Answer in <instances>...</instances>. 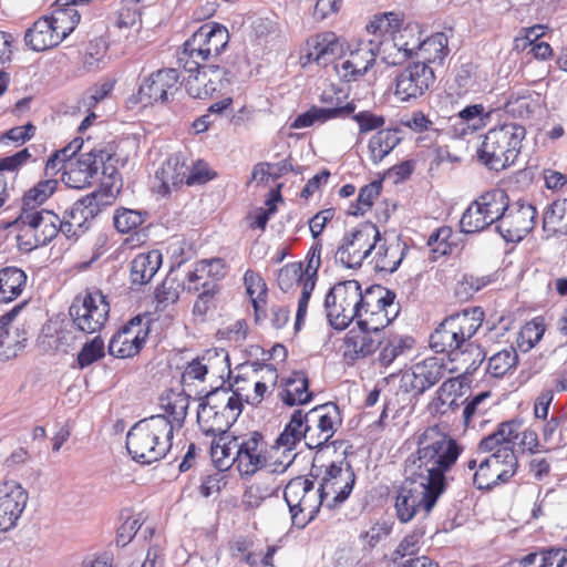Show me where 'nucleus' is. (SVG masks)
<instances>
[{
    "mask_svg": "<svg viewBox=\"0 0 567 567\" xmlns=\"http://www.w3.org/2000/svg\"><path fill=\"white\" fill-rule=\"evenodd\" d=\"M462 452V445L450 433L439 425L429 426L416 436V449L405 460V475H416L445 491L447 474Z\"/></svg>",
    "mask_w": 567,
    "mask_h": 567,
    "instance_id": "nucleus-1",
    "label": "nucleus"
},
{
    "mask_svg": "<svg viewBox=\"0 0 567 567\" xmlns=\"http://www.w3.org/2000/svg\"><path fill=\"white\" fill-rule=\"evenodd\" d=\"M89 0H56L50 16L39 18L24 35L25 44L35 52L59 45L80 22L78 4Z\"/></svg>",
    "mask_w": 567,
    "mask_h": 567,
    "instance_id": "nucleus-2",
    "label": "nucleus"
},
{
    "mask_svg": "<svg viewBox=\"0 0 567 567\" xmlns=\"http://www.w3.org/2000/svg\"><path fill=\"white\" fill-rule=\"evenodd\" d=\"M172 425L164 417L151 416L135 423L126 435V449L141 464L162 460L172 446Z\"/></svg>",
    "mask_w": 567,
    "mask_h": 567,
    "instance_id": "nucleus-3",
    "label": "nucleus"
},
{
    "mask_svg": "<svg viewBox=\"0 0 567 567\" xmlns=\"http://www.w3.org/2000/svg\"><path fill=\"white\" fill-rule=\"evenodd\" d=\"M525 135V127L517 123H505L491 128L477 150L478 161L495 172L509 167L520 153Z\"/></svg>",
    "mask_w": 567,
    "mask_h": 567,
    "instance_id": "nucleus-4",
    "label": "nucleus"
},
{
    "mask_svg": "<svg viewBox=\"0 0 567 567\" xmlns=\"http://www.w3.org/2000/svg\"><path fill=\"white\" fill-rule=\"evenodd\" d=\"M483 312L478 308L465 309L444 319L430 336V347L436 353L449 355L462 353L470 346L471 338L482 326Z\"/></svg>",
    "mask_w": 567,
    "mask_h": 567,
    "instance_id": "nucleus-5",
    "label": "nucleus"
},
{
    "mask_svg": "<svg viewBox=\"0 0 567 567\" xmlns=\"http://www.w3.org/2000/svg\"><path fill=\"white\" fill-rule=\"evenodd\" d=\"M21 250L31 251L52 241L61 230V218L49 209L22 207L14 220Z\"/></svg>",
    "mask_w": 567,
    "mask_h": 567,
    "instance_id": "nucleus-6",
    "label": "nucleus"
},
{
    "mask_svg": "<svg viewBox=\"0 0 567 567\" xmlns=\"http://www.w3.org/2000/svg\"><path fill=\"white\" fill-rule=\"evenodd\" d=\"M228 41L226 27L215 22L205 23L184 43L178 62L185 72H194L202 64L219 56Z\"/></svg>",
    "mask_w": 567,
    "mask_h": 567,
    "instance_id": "nucleus-7",
    "label": "nucleus"
},
{
    "mask_svg": "<svg viewBox=\"0 0 567 567\" xmlns=\"http://www.w3.org/2000/svg\"><path fill=\"white\" fill-rule=\"evenodd\" d=\"M518 460L515 451H498V454H473L465 463L472 472V480L478 489H492L505 484L516 474Z\"/></svg>",
    "mask_w": 567,
    "mask_h": 567,
    "instance_id": "nucleus-8",
    "label": "nucleus"
},
{
    "mask_svg": "<svg viewBox=\"0 0 567 567\" xmlns=\"http://www.w3.org/2000/svg\"><path fill=\"white\" fill-rule=\"evenodd\" d=\"M443 493V489L430 485L422 477L406 475L395 497L394 508L398 519L405 524L417 514L429 515Z\"/></svg>",
    "mask_w": 567,
    "mask_h": 567,
    "instance_id": "nucleus-9",
    "label": "nucleus"
},
{
    "mask_svg": "<svg viewBox=\"0 0 567 567\" xmlns=\"http://www.w3.org/2000/svg\"><path fill=\"white\" fill-rule=\"evenodd\" d=\"M364 291L357 280L336 284L324 298V310L329 324L336 330H344L358 316Z\"/></svg>",
    "mask_w": 567,
    "mask_h": 567,
    "instance_id": "nucleus-10",
    "label": "nucleus"
},
{
    "mask_svg": "<svg viewBox=\"0 0 567 567\" xmlns=\"http://www.w3.org/2000/svg\"><path fill=\"white\" fill-rule=\"evenodd\" d=\"M394 299V292L381 286L368 288L354 319L357 326L381 333L399 313Z\"/></svg>",
    "mask_w": 567,
    "mask_h": 567,
    "instance_id": "nucleus-11",
    "label": "nucleus"
},
{
    "mask_svg": "<svg viewBox=\"0 0 567 567\" xmlns=\"http://www.w3.org/2000/svg\"><path fill=\"white\" fill-rule=\"evenodd\" d=\"M73 327L86 334L100 332L110 317L107 296L101 290H85L78 295L69 309Z\"/></svg>",
    "mask_w": 567,
    "mask_h": 567,
    "instance_id": "nucleus-12",
    "label": "nucleus"
},
{
    "mask_svg": "<svg viewBox=\"0 0 567 567\" xmlns=\"http://www.w3.org/2000/svg\"><path fill=\"white\" fill-rule=\"evenodd\" d=\"M508 196L504 189L493 188L480 195L463 213L460 226L465 234H475L492 224L501 223L507 208Z\"/></svg>",
    "mask_w": 567,
    "mask_h": 567,
    "instance_id": "nucleus-13",
    "label": "nucleus"
},
{
    "mask_svg": "<svg viewBox=\"0 0 567 567\" xmlns=\"http://www.w3.org/2000/svg\"><path fill=\"white\" fill-rule=\"evenodd\" d=\"M379 241V228L372 223H363L343 236L334 258L344 268H360Z\"/></svg>",
    "mask_w": 567,
    "mask_h": 567,
    "instance_id": "nucleus-14",
    "label": "nucleus"
},
{
    "mask_svg": "<svg viewBox=\"0 0 567 567\" xmlns=\"http://www.w3.org/2000/svg\"><path fill=\"white\" fill-rule=\"evenodd\" d=\"M112 157V153L105 148H92L80 155H71L64 166L62 182L70 188H86L92 184L101 167H103V174H107L109 167L105 165Z\"/></svg>",
    "mask_w": 567,
    "mask_h": 567,
    "instance_id": "nucleus-15",
    "label": "nucleus"
},
{
    "mask_svg": "<svg viewBox=\"0 0 567 567\" xmlns=\"http://www.w3.org/2000/svg\"><path fill=\"white\" fill-rule=\"evenodd\" d=\"M457 371L456 367H449L444 358L429 357L401 371L400 388L406 393L420 395L439 383L446 373Z\"/></svg>",
    "mask_w": 567,
    "mask_h": 567,
    "instance_id": "nucleus-16",
    "label": "nucleus"
},
{
    "mask_svg": "<svg viewBox=\"0 0 567 567\" xmlns=\"http://www.w3.org/2000/svg\"><path fill=\"white\" fill-rule=\"evenodd\" d=\"M239 415L240 410L228 404L225 393L214 391L199 404L197 423L205 435L215 436L227 433Z\"/></svg>",
    "mask_w": 567,
    "mask_h": 567,
    "instance_id": "nucleus-17",
    "label": "nucleus"
},
{
    "mask_svg": "<svg viewBox=\"0 0 567 567\" xmlns=\"http://www.w3.org/2000/svg\"><path fill=\"white\" fill-rule=\"evenodd\" d=\"M113 199L114 194L110 189L101 188L76 202L61 218L60 233L68 239L79 237L87 229L85 224L95 216L100 206L109 205Z\"/></svg>",
    "mask_w": 567,
    "mask_h": 567,
    "instance_id": "nucleus-18",
    "label": "nucleus"
},
{
    "mask_svg": "<svg viewBox=\"0 0 567 567\" xmlns=\"http://www.w3.org/2000/svg\"><path fill=\"white\" fill-rule=\"evenodd\" d=\"M374 40L361 39L341 50L334 61V70L341 81L355 82L360 80L375 63Z\"/></svg>",
    "mask_w": 567,
    "mask_h": 567,
    "instance_id": "nucleus-19",
    "label": "nucleus"
},
{
    "mask_svg": "<svg viewBox=\"0 0 567 567\" xmlns=\"http://www.w3.org/2000/svg\"><path fill=\"white\" fill-rule=\"evenodd\" d=\"M305 415L308 427L307 446L311 450L324 446L342 424L341 411L333 402L318 405Z\"/></svg>",
    "mask_w": 567,
    "mask_h": 567,
    "instance_id": "nucleus-20",
    "label": "nucleus"
},
{
    "mask_svg": "<svg viewBox=\"0 0 567 567\" xmlns=\"http://www.w3.org/2000/svg\"><path fill=\"white\" fill-rule=\"evenodd\" d=\"M237 452L235 453V468L240 477H251L262 468L274 464L269 462L267 443L259 432H252L249 435L238 436Z\"/></svg>",
    "mask_w": 567,
    "mask_h": 567,
    "instance_id": "nucleus-21",
    "label": "nucleus"
},
{
    "mask_svg": "<svg viewBox=\"0 0 567 567\" xmlns=\"http://www.w3.org/2000/svg\"><path fill=\"white\" fill-rule=\"evenodd\" d=\"M186 90L194 99H207L216 92L230 87L234 75L226 69L215 64H202L194 72H187Z\"/></svg>",
    "mask_w": 567,
    "mask_h": 567,
    "instance_id": "nucleus-22",
    "label": "nucleus"
},
{
    "mask_svg": "<svg viewBox=\"0 0 567 567\" xmlns=\"http://www.w3.org/2000/svg\"><path fill=\"white\" fill-rule=\"evenodd\" d=\"M536 218L537 210L530 203L517 200L509 204L508 200L496 229L506 241H520L534 229Z\"/></svg>",
    "mask_w": 567,
    "mask_h": 567,
    "instance_id": "nucleus-23",
    "label": "nucleus"
},
{
    "mask_svg": "<svg viewBox=\"0 0 567 567\" xmlns=\"http://www.w3.org/2000/svg\"><path fill=\"white\" fill-rule=\"evenodd\" d=\"M308 427L306 415L301 410H296L288 424L276 441V453L281 452L282 457L276 458L270 466L271 473H284L293 462L296 453H293L301 440L307 445Z\"/></svg>",
    "mask_w": 567,
    "mask_h": 567,
    "instance_id": "nucleus-24",
    "label": "nucleus"
},
{
    "mask_svg": "<svg viewBox=\"0 0 567 567\" xmlns=\"http://www.w3.org/2000/svg\"><path fill=\"white\" fill-rule=\"evenodd\" d=\"M434 82L433 69L425 63L415 62L396 75L394 95L401 102L415 101L423 96Z\"/></svg>",
    "mask_w": 567,
    "mask_h": 567,
    "instance_id": "nucleus-25",
    "label": "nucleus"
},
{
    "mask_svg": "<svg viewBox=\"0 0 567 567\" xmlns=\"http://www.w3.org/2000/svg\"><path fill=\"white\" fill-rule=\"evenodd\" d=\"M355 475L348 463L332 462L326 466L319 491L327 499L331 498L329 507L343 503L351 494Z\"/></svg>",
    "mask_w": 567,
    "mask_h": 567,
    "instance_id": "nucleus-26",
    "label": "nucleus"
},
{
    "mask_svg": "<svg viewBox=\"0 0 567 567\" xmlns=\"http://www.w3.org/2000/svg\"><path fill=\"white\" fill-rule=\"evenodd\" d=\"M29 495L16 481H0V532L13 529L21 518Z\"/></svg>",
    "mask_w": 567,
    "mask_h": 567,
    "instance_id": "nucleus-27",
    "label": "nucleus"
},
{
    "mask_svg": "<svg viewBox=\"0 0 567 567\" xmlns=\"http://www.w3.org/2000/svg\"><path fill=\"white\" fill-rule=\"evenodd\" d=\"M178 82L179 73L176 69L157 70L141 84L140 100L150 104L164 103L178 90Z\"/></svg>",
    "mask_w": 567,
    "mask_h": 567,
    "instance_id": "nucleus-28",
    "label": "nucleus"
},
{
    "mask_svg": "<svg viewBox=\"0 0 567 567\" xmlns=\"http://www.w3.org/2000/svg\"><path fill=\"white\" fill-rule=\"evenodd\" d=\"M321 240H316L310 247L305 264H302V291L298 300V309L296 313V329L305 320L308 303L318 280V270L321 266Z\"/></svg>",
    "mask_w": 567,
    "mask_h": 567,
    "instance_id": "nucleus-29",
    "label": "nucleus"
},
{
    "mask_svg": "<svg viewBox=\"0 0 567 567\" xmlns=\"http://www.w3.org/2000/svg\"><path fill=\"white\" fill-rule=\"evenodd\" d=\"M148 336L147 329L141 326V320H131L118 330L110 340L109 352L111 355L126 359L140 353Z\"/></svg>",
    "mask_w": 567,
    "mask_h": 567,
    "instance_id": "nucleus-30",
    "label": "nucleus"
},
{
    "mask_svg": "<svg viewBox=\"0 0 567 567\" xmlns=\"http://www.w3.org/2000/svg\"><path fill=\"white\" fill-rule=\"evenodd\" d=\"M342 50V43L333 32H321L310 37L305 44L303 53L300 56L302 65L317 63L327 64L330 60L338 58Z\"/></svg>",
    "mask_w": 567,
    "mask_h": 567,
    "instance_id": "nucleus-31",
    "label": "nucleus"
},
{
    "mask_svg": "<svg viewBox=\"0 0 567 567\" xmlns=\"http://www.w3.org/2000/svg\"><path fill=\"white\" fill-rule=\"evenodd\" d=\"M189 171L188 157L183 153L171 155L156 172V179L159 182L157 193L167 196L173 190L186 184L187 172Z\"/></svg>",
    "mask_w": 567,
    "mask_h": 567,
    "instance_id": "nucleus-32",
    "label": "nucleus"
},
{
    "mask_svg": "<svg viewBox=\"0 0 567 567\" xmlns=\"http://www.w3.org/2000/svg\"><path fill=\"white\" fill-rule=\"evenodd\" d=\"M251 368V391L250 396H247V404L258 406L275 390L279 374L277 368L270 363L252 362Z\"/></svg>",
    "mask_w": 567,
    "mask_h": 567,
    "instance_id": "nucleus-33",
    "label": "nucleus"
},
{
    "mask_svg": "<svg viewBox=\"0 0 567 567\" xmlns=\"http://www.w3.org/2000/svg\"><path fill=\"white\" fill-rule=\"evenodd\" d=\"M24 306L25 302H20L0 317V360L2 361L16 358L25 347L24 332L20 333L18 329L11 331V323Z\"/></svg>",
    "mask_w": 567,
    "mask_h": 567,
    "instance_id": "nucleus-34",
    "label": "nucleus"
},
{
    "mask_svg": "<svg viewBox=\"0 0 567 567\" xmlns=\"http://www.w3.org/2000/svg\"><path fill=\"white\" fill-rule=\"evenodd\" d=\"M381 333L360 327L351 329L343 339V358L348 362L364 359L377 351Z\"/></svg>",
    "mask_w": 567,
    "mask_h": 567,
    "instance_id": "nucleus-35",
    "label": "nucleus"
},
{
    "mask_svg": "<svg viewBox=\"0 0 567 567\" xmlns=\"http://www.w3.org/2000/svg\"><path fill=\"white\" fill-rule=\"evenodd\" d=\"M520 423L516 421L503 422L491 434L484 436L474 454H498V451H514L515 441L519 436Z\"/></svg>",
    "mask_w": 567,
    "mask_h": 567,
    "instance_id": "nucleus-36",
    "label": "nucleus"
},
{
    "mask_svg": "<svg viewBox=\"0 0 567 567\" xmlns=\"http://www.w3.org/2000/svg\"><path fill=\"white\" fill-rule=\"evenodd\" d=\"M405 243L399 238L388 243L380 236V241L375 245L372 261L374 269L379 272H394L401 265L408 251Z\"/></svg>",
    "mask_w": 567,
    "mask_h": 567,
    "instance_id": "nucleus-37",
    "label": "nucleus"
},
{
    "mask_svg": "<svg viewBox=\"0 0 567 567\" xmlns=\"http://www.w3.org/2000/svg\"><path fill=\"white\" fill-rule=\"evenodd\" d=\"M309 391V380L303 371H292L281 381L279 398L288 406L303 405L312 400Z\"/></svg>",
    "mask_w": 567,
    "mask_h": 567,
    "instance_id": "nucleus-38",
    "label": "nucleus"
},
{
    "mask_svg": "<svg viewBox=\"0 0 567 567\" xmlns=\"http://www.w3.org/2000/svg\"><path fill=\"white\" fill-rule=\"evenodd\" d=\"M355 105L353 103H347L343 106L336 107H317L312 106L305 113L299 114L292 122V128H306L313 124H322L329 120L337 117H344L353 113Z\"/></svg>",
    "mask_w": 567,
    "mask_h": 567,
    "instance_id": "nucleus-39",
    "label": "nucleus"
},
{
    "mask_svg": "<svg viewBox=\"0 0 567 567\" xmlns=\"http://www.w3.org/2000/svg\"><path fill=\"white\" fill-rule=\"evenodd\" d=\"M312 484L313 482L311 480L298 476L290 480L284 491V497L289 507L292 524L300 528L307 525V518L299 517V512H297V509H300V504L305 499V496Z\"/></svg>",
    "mask_w": 567,
    "mask_h": 567,
    "instance_id": "nucleus-40",
    "label": "nucleus"
},
{
    "mask_svg": "<svg viewBox=\"0 0 567 567\" xmlns=\"http://www.w3.org/2000/svg\"><path fill=\"white\" fill-rule=\"evenodd\" d=\"M162 261L159 250L138 254L131 262L132 284L137 286L148 284L161 268Z\"/></svg>",
    "mask_w": 567,
    "mask_h": 567,
    "instance_id": "nucleus-41",
    "label": "nucleus"
},
{
    "mask_svg": "<svg viewBox=\"0 0 567 567\" xmlns=\"http://www.w3.org/2000/svg\"><path fill=\"white\" fill-rule=\"evenodd\" d=\"M210 444V457L215 466L219 471H226L230 466H235L234 456L237 452L238 436L231 435L229 432L213 436Z\"/></svg>",
    "mask_w": 567,
    "mask_h": 567,
    "instance_id": "nucleus-42",
    "label": "nucleus"
},
{
    "mask_svg": "<svg viewBox=\"0 0 567 567\" xmlns=\"http://www.w3.org/2000/svg\"><path fill=\"white\" fill-rule=\"evenodd\" d=\"M412 343L413 340L411 338H404L398 334L380 337L377 344V364L382 368L390 367L406 350L411 349Z\"/></svg>",
    "mask_w": 567,
    "mask_h": 567,
    "instance_id": "nucleus-43",
    "label": "nucleus"
},
{
    "mask_svg": "<svg viewBox=\"0 0 567 567\" xmlns=\"http://www.w3.org/2000/svg\"><path fill=\"white\" fill-rule=\"evenodd\" d=\"M27 279L25 272L18 267L0 269V305L14 301L24 290Z\"/></svg>",
    "mask_w": 567,
    "mask_h": 567,
    "instance_id": "nucleus-44",
    "label": "nucleus"
},
{
    "mask_svg": "<svg viewBox=\"0 0 567 567\" xmlns=\"http://www.w3.org/2000/svg\"><path fill=\"white\" fill-rule=\"evenodd\" d=\"M399 130L385 128L378 131L368 142L370 161L380 164L401 142Z\"/></svg>",
    "mask_w": 567,
    "mask_h": 567,
    "instance_id": "nucleus-45",
    "label": "nucleus"
},
{
    "mask_svg": "<svg viewBox=\"0 0 567 567\" xmlns=\"http://www.w3.org/2000/svg\"><path fill=\"white\" fill-rule=\"evenodd\" d=\"M449 40L445 33L436 32L431 37L424 39L420 43L416 58L421 59L419 63H425L426 65L439 63L441 64L447 56Z\"/></svg>",
    "mask_w": 567,
    "mask_h": 567,
    "instance_id": "nucleus-46",
    "label": "nucleus"
},
{
    "mask_svg": "<svg viewBox=\"0 0 567 567\" xmlns=\"http://www.w3.org/2000/svg\"><path fill=\"white\" fill-rule=\"evenodd\" d=\"M225 269L226 265L221 258L200 260L196 264L195 269L187 274L185 282L187 291H199V287L195 284L206 277H210V280L216 282L225 276Z\"/></svg>",
    "mask_w": 567,
    "mask_h": 567,
    "instance_id": "nucleus-47",
    "label": "nucleus"
},
{
    "mask_svg": "<svg viewBox=\"0 0 567 567\" xmlns=\"http://www.w3.org/2000/svg\"><path fill=\"white\" fill-rule=\"evenodd\" d=\"M244 282L247 293L255 309L256 321L266 317V297L267 287L262 278L252 270H247L244 275Z\"/></svg>",
    "mask_w": 567,
    "mask_h": 567,
    "instance_id": "nucleus-48",
    "label": "nucleus"
},
{
    "mask_svg": "<svg viewBox=\"0 0 567 567\" xmlns=\"http://www.w3.org/2000/svg\"><path fill=\"white\" fill-rule=\"evenodd\" d=\"M424 535L425 528L423 526H417L406 534L392 553V560L400 565L405 559L417 555L424 544Z\"/></svg>",
    "mask_w": 567,
    "mask_h": 567,
    "instance_id": "nucleus-49",
    "label": "nucleus"
},
{
    "mask_svg": "<svg viewBox=\"0 0 567 567\" xmlns=\"http://www.w3.org/2000/svg\"><path fill=\"white\" fill-rule=\"evenodd\" d=\"M404 43L401 42L400 38H395L394 33L390 38H383L381 40H374L375 58L380 55L381 60L391 66L399 65L406 60V53L401 50Z\"/></svg>",
    "mask_w": 567,
    "mask_h": 567,
    "instance_id": "nucleus-50",
    "label": "nucleus"
},
{
    "mask_svg": "<svg viewBox=\"0 0 567 567\" xmlns=\"http://www.w3.org/2000/svg\"><path fill=\"white\" fill-rule=\"evenodd\" d=\"M543 227L550 233L567 231V198L554 200L545 210Z\"/></svg>",
    "mask_w": 567,
    "mask_h": 567,
    "instance_id": "nucleus-51",
    "label": "nucleus"
},
{
    "mask_svg": "<svg viewBox=\"0 0 567 567\" xmlns=\"http://www.w3.org/2000/svg\"><path fill=\"white\" fill-rule=\"evenodd\" d=\"M400 22L401 19L395 12H383L375 14L365 29L374 37L372 40H381L395 33Z\"/></svg>",
    "mask_w": 567,
    "mask_h": 567,
    "instance_id": "nucleus-52",
    "label": "nucleus"
},
{
    "mask_svg": "<svg viewBox=\"0 0 567 567\" xmlns=\"http://www.w3.org/2000/svg\"><path fill=\"white\" fill-rule=\"evenodd\" d=\"M164 414H157L156 416L164 417L172 425V435L175 429H181L186 415L188 408V400L182 394H175L167 399V402L163 404Z\"/></svg>",
    "mask_w": 567,
    "mask_h": 567,
    "instance_id": "nucleus-53",
    "label": "nucleus"
},
{
    "mask_svg": "<svg viewBox=\"0 0 567 567\" xmlns=\"http://www.w3.org/2000/svg\"><path fill=\"white\" fill-rule=\"evenodd\" d=\"M518 355L516 350L509 347L489 358L486 371L494 378H502L516 367Z\"/></svg>",
    "mask_w": 567,
    "mask_h": 567,
    "instance_id": "nucleus-54",
    "label": "nucleus"
},
{
    "mask_svg": "<svg viewBox=\"0 0 567 567\" xmlns=\"http://www.w3.org/2000/svg\"><path fill=\"white\" fill-rule=\"evenodd\" d=\"M31 159V154L28 148H23L11 156H6L0 159V179H2L6 184V188L8 189V202L16 194V189L13 186V182H8L3 172L14 173L19 171L21 167L27 165V163Z\"/></svg>",
    "mask_w": 567,
    "mask_h": 567,
    "instance_id": "nucleus-55",
    "label": "nucleus"
},
{
    "mask_svg": "<svg viewBox=\"0 0 567 567\" xmlns=\"http://www.w3.org/2000/svg\"><path fill=\"white\" fill-rule=\"evenodd\" d=\"M83 146V138L75 137L65 147L54 152L45 163V174L55 175L58 172L63 171L66 161L71 158V155L78 154Z\"/></svg>",
    "mask_w": 567,
    "mask_h": 567,
    "instance_id": "nucleus-56",
    "label": "nucleus"
},
{
    "mask_svg": "<svg viewBox=\"0 0 567 567\" xmlns=\"http://www.w3.org/2000/svg\"><path fill=\"white\" fill-rule=\"evenodd\" d=\"M491 396L489 391H483L465 400L463 420L466 426H470L476 417L483 416L489 410L492 406Z\"/></svg>",
    "mask_w": 567,
    "mask_h": 567,
    "instance_id": "nucleus-57",
    "label": "nucleus"
},
{
    "mask_svg": "<svg viewBox=\"0 0 567 567\" xmlns=\"http://www.w3.org/2000/svg\"><path fill=\"white\" fill-rule=\"evenodd\" d=\"M381 188V182H372L361 187L357 202L349 206L348 214L360 216L370 210L374 200L379 197Z\"/></svg>",
    "mask_w": 567,
    "mask_h": 567,
    "instance_id": "nucleus-58",
    "label": "nucleus"
},
{
    "mask_svg": "<svg viewBox=\"0 0 567 567\" xmlns=\"http://www.w3.org/2000/svg\"><path fill=\"white\" fill-rule=\"evenodd\" d=\"M545 331V319L543 317L533 318L523 326L518 337V346L524 351L530 350L542 340Z\"/></svg>",
    "mask_w": 567,
    "mask_h": 567,
    "instance_id": "nucleus-59",
    "label": "nucleus"
},
{
    "mask_svg": "<svg viewBox=\"0 0 567 567\" xmlns=\"http://www.w3.org/2000/svg\"><path fill=\"white\" fill-rule=\"evenodd\" d=\"M58 181L48 178L38 182L23 195V207L40 206L45 203L56 190Z\"/></svg>",
    "mask_w": 567,
    "mask_h": 567,
    "instance_id": "nucleus-60",
    "label": "nucleus"
},
{
    "mask_svg": "<svg viewBox=\"0 0 567 567\" xmlns=\"http://www.w3.org/2000/svg\"><path fill=\"white\" fill-rule=\"evenodd\" d=\"M452 238L453 229L449 226H441L429 236L427 246L435 257L445 256L452 254L457 246Z\"/></svg>",
    "mask_w": 567,
    "mask_h": 567,
    "instance_id": "nucleus-61",
    "label": "nucleus"
},
{
    "mask_svg": "<svg viewBox=\"0 0 567 567\" xmlns=\"http://www.w3.org/2000/svg\"><path fill=\"white\" fill-rule=\"evenodd\" d=\"M218 393H225V400L228 404L237 406V410L243 412L244 403L247 404V396H250L249 392L251 391L250 378L245 379L243 377H237L231 384V390L219 389L216 390Z\"/></svg>",
    "mask_w": 567,
    "mask_h": 567,
    "instance_id": "nucleus-62",
    "label": "nucleus"
},
{
    "mask_svg": "<svg viewBox=\"0 0 567 567\" xmlns=\"http://www.w3.org/2000/svg\"><path fill=\"white\" fill-rule=\"evenodd\" d=\"M145 217L146 214L140 210L121 208L115 212L113 221L120 233L127 234L137 229L145 221Z\"/></svg>",
    "mask_w": 567,
    "mask_h": 567,
    "instance_id": "nucleus-63",
    "label": "nucleus"
},
{
    "mask_svg": "<svg viewBox=\"0 0 567 567\" xmlns=\"http://www.w3.org/2000/svg\"><path fill=\"white\" fill-rule=\"evenodd\" d=\"M105 355L104 341L100 336L94 337L91 341L83 344L78 353V364L84 369L92 363L101 360Z\"/></svg>",
    "mask_w": 567,
    "mask_h": 567,
    "instance_id": "nucleus-64",
    "label": "nucleus"
}]
</instances>
